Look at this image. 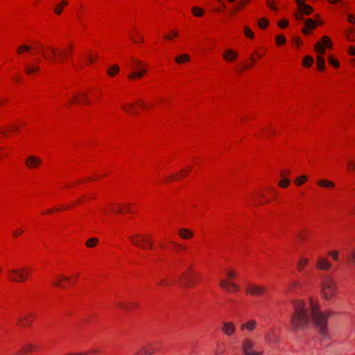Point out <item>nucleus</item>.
Listing matches in <instances>:
<instances>
[{"instance_id": "nucleus-33", "label": "nucleus", "mask_w": 355, "mask_h": 355, "mask_svg": "<svg viewBox=\"0 0 355 355\" xmlns=\"http://www.w3.org/2000/svg\"><path fill=\"white\" fill-rule=\"evenodd\" d=\"M317 185L324 189H334L336 187V183L327 179H320L317 182Z\"/></svg>"}, {"instance_id": "nucleus-47", "label": "nucleus", "mask_w": 355, "mask_h": 355, "mask_svg": "<svg viewBox=\"0 0 355 355\" xmlns=\"http://www.w3.org/2000/svg\"><path fill=\"white\" fill-rule=\"evenodd\" d=\"M308 180V177L306 175H302L294 180V184L297 187H300L304 184Z\"/></svg>"}, {"instance_id": "nucleus-41", "label": "nucleus", "mask_w": 355, "mask_h": 355, "mask_svg": "<svg viewBox=\"0 0 355 355\" xmlns=\"http://www.w3.org/2000/svg\"><path fill=\"white\" fill-rule=\"evenodd\" d=\"M314 63V59L311 55H305L302 58V64L304 68L311 67Z\"/></svg>"}, {"instance_id": "nucleus-23", "label": "nucleus", "mask_w": 355, "mask_h": 355, "mask_svg": "<svg viewBox=\"0 0 355 355\" xmlns=\"http://www.w3.org/2000/svg\"><path fill=\"white\" fill-rule=\"evenodd\" d=\"M178 236L182 240H191L194 237V232L189 228L180 227L177 232Z\"/></svg>"}, {"instance_id": "nucleus-11", "label": "nucleus", "mask_w": 355, "mask_h": 355, "mask_svg": "<svg viewBox=\"0 0 355 355\" xmlns=\"http://www.w3.org/2000/svg\"><path fill=\"white\" fill-rule=\"evenodd\" d=\"M333 46L331 37L328 35H324L320 40L315 42L314 51L318 54L324 55L327 49H333Z\"/></svg>"}, {"instance_id": "nucleus-61", "label": "nucleus", "mask_w": 355, "mask_h": 355, "mask_svg": "<svg viewBox=\"0 0 355 355\" xmlns=\"http://www.w3.org/2000/svg\"><path fill=\"white\" fill-rule=\"evenodd\" d=\"M347 171L349 173H352L355 171V162L353 160H349L347 163Z\"/></svg>"}, {"instance_id": "nucleus-28", "label": "nucleus", "mask_w": 355, "mask_h": 355, "mask_svg": "<svg viewBox=\"0 0 355 355\" xmlns=\"http://www.w3.org/2000/svg\"><path fill=\"white\" fill-rule=\"evenodd\" d=\"M69 5L68 0H61L55 3L53 8V12L56 16H60L62 14L64 9Z\"/></svg>"}, {"instance_id": "nucleus-24", "label": "nucleus", "mask_w": 355, "mask_h": 355, "mask_svg": "<svg viewBox=\"0 0 355 355\" xmlns=\"http://www.w3.org/2000/svg\"><path fill=\"white\" fill-rule=\"evenodd\" d=\"M40 71V61L29 62L24 67V71L27 75H37Z\"/></svg>"}, {"instance_id": "nucleus-36", "label": "nucleus", "mask_w": 355, "mask_h": 355, "mask_svg": "<svg viewBox=\"0 0 355 355\" xmlns=\"http://www.w3.org/2000/svg\"><path fill=\"white\" fill-rule=\"evenodd\" d=\"M239 276V271L232 268H227L225 271L224 278L234 281Z\"/></svg>"}, {"instance_id": "nucleus-37", "label": "nucleus", "mask_w": 355, "mask_h": 355, "mask_svg": "<svg viewBox=\"0 0 355 355\" xmlns=\"http://www.w3.org/2000/svg\"><path fill=\"white\" fill-rule=\"evenodd\" d=\"M191 60V57L187 53H182L177 55L175 58V62L178 64H182L187 62H189Z\"/></svg>"}, {"instance_id": "nucleus-27", "label": "nucleus", "mask_w": 355, "mask_h": 355, "mask_svg": "<svg viewBox=\"0 0 355 355\" xmlns=\"http://www.w3.org/2000/svg\"><path fill=\"white\" fill-rule=\"evenodd\" d=\"M309 263L310 259L309 257L304 255L300 256L296 263V270L298 272H302Z\"/></svg>"}, {"instance_id": "nucleus-56", "label": "nucleus", "mask_w": 355, "mask_h": 355, "mask_svg": "<svg viewBox=\"0 0 355 355\" xmlns=\"http://www.w3.org/2000/svg\"><path fill=\"white\" fill-rule=\"evenodd\" d=\"M157 284L161 287H167L172 284V281L168 278H162L159 280Z\"/></svg>"}, {"instance_id": "nucleus-42", "label": "nucleus", "mask_w": 355, "mask_h": 355, "mask_svg": "<svg viewBox=\"0 0 355 355\" xmlns=\"http://www.w3.org/2000/svg\"><path fill=\"white\" fill-rule=\"evenodd\" d=\"M130 37L135 44H142L144 41L143 35L137 31L135 34L130 35Z\"/></svg>"}, {"instance_id": "nucleus-14", "label": "nucleus", "mask_w": 355, "mask_h": 355, "mask_svg": "<svg viewBox=\"0 0 355 355\" xmlns=\"http://www.w3.org/2000/svg\"><path fill=\"white\" fill-rule=\"evenodd\" d=\"M219 286L225 292L236 293L241 291V287L234 281L222 278L219 282Z\"/></svg>"}, {"instance_id": "nucleus-18", "label": "nucleus", "mask_w": 355, "mask_h": 355, "mask_svg": "<svg viewBox=\"0 0 355 355\" xmlns=\"http://www.w3.org/2000/svg\"><path fill=\"white\" fill-rule=\"evenodd\" d=\"M42 55L44 59L51 63H56V48L52 46H46L42 49Z\"/></svg>"}, {"instance_id": "nucleus-34", "label": "nucleus", "mask_w": 355, "mask_h": 355, "mask_svg": "<svg viewBox=\"0 0 355 355\" xmlns=\"http://www.w3.org/2000/svg\"><path fill=\"white\" fill-rule=\"evenodd\" d=\"M33 50V47L32 46L28 44H21L17 46L16 51L18 55H22L24 53L32 54Z\"/></svg>"}, {"instance_id": "nucleus-32", "label": "nucleus", "mask_w": 355, "mask_h": 355, "mask_svg": "<svg viewBox=\"0 0 355 355\" xmlns=\"http://www.w3.org/2000/svg\"><path fill=\"white\" fill-rule=\"evenodd\" d=\"M37 351V346L31 343L25 344L21 349L20 352L22 355L33 353Z\"/></svg>"}, {"instance_id": "nucleus-19", "label": "nucleus", "mask_w": 355, "mask_h": 355, "mask_svg": "<svg viewBox=\"0 0 355 355\" xmlns=\"http://www.w3.org/2000/svg\"><path fill=\"white\" fill-rule=\"evenodd\" d=\"M42 164V159L37 155H28L24 160L25 166L30 170L38 169Z\"/></svg>"}, {"instance_id": "nucleus-8", "label": "nucleus", "mask_w": 355, "mask_h": 355, "mask_svg": "<svg viewBox=\"0 0 355 355\" xmlns=\"http://www.w3.org/2000/svg\"><path fill=\"white\" fill-rule=\"evenodd\" d=\"M74 44L69 42L62 48H56V63L62 64L71 60L73 54Z\"/></svg>"}, {"instance_id": "nucleus-13", "label": "nucleus", "mask_w": 355, "mask_h": 355, "mask_svg": "<svg viewBox=\"0 0 355 355\" xmlns=\"http://www.w3.org/2000/svg\"><path fill=\"white\" fill-rule=\"evenodd\" d=\"M192 171V166L191 165L187 166L184 168H183L182 170H180L179 172L174 173L170 175L166 176L164 178V183H169L174 181H177L179 180H181L185 177H187L188 175L190 174V173Z\"/></svg>"}, {"instance_id": "nucleus-62", "label": "nucleus", "mask_w": 355, "mask_h": 355, "mask_svg": "<svg viewBox=\"0 0 355 355\" xmlns=\"http://www.w3.org/2000/svg\"><path fill=\"white\" fill-rule=\"evenodd\" d=\"M327 254L335 261H337L339 259V252L338 250L329 251Z\"/></svg>"}, {"instance_id": "nucleus-54", "label": "nucleus", "mask_w": 355, "mask_h": 355, "mask_svg": "<svg viewBox=\"0 0 355 355\" xmlns=\"http://www.w3.org/2000/svg\"><path fill=\"white\" fill-rule=\"evenodd\" d=\"M304 26L310 30H313L317 27V23L313 19L309 18L304 21Z\"/></svg>"}, {"instance_id": "nucleus-17", "label": "nucleus", "mask_w": 355, "mask_h": 355, "mask_svg": "<svg viewBox=\"0 0 355 355\" xmlns=\"http://www.w3.org/2000/svg\"><path fill=\"white\" fill-rule=\"evenodd\" d=\"M100 212L103 215H110L119 214L123 212L120 209L119 203L116 202H109L100 209Z\"/></svg>"}, {"instance_id": "nucleus-9", "label": "nucleus", "mask_w": 355, "mask_h": 355, "mask_svg": "<svg viewBox=\"0 0 355 355\" xmlns=\"http://www.w3.org/2000/svg\"><path fill=\"white\" fill-rule=\"evenodd\" d=\"M31 268L24 266L19 269L10 270L8 272V279L10 282H24L31 274Z\"/></svg>"}, {"instance_id": "nucleus-38", "label": "nucleus", "mask_w": 355, "mask_h": 355, "mask_svg": "<svg viewBox=\"0 0 355 355\" xmlns=\"http://www.w3.org/2000/svg\"><path fill=\"white\" fill-rule=\"evenodd\" d=\"M80 275L79 272H74L68 276V285L69 286H74L78 282Z\"/></svg>"}, {"instance_id": "nucleus-39", "label": "nucleus", "mask_w": 355, "mask_h": 355, "mask_svg": "<svg viewBox=\"0 0 355 355\" xmlns=\"http://www.w3.org/2000/svg\"><path fill=\"white\" fill-rule=\"evenodd\" d=\"M323 55L318 54L316 57V67L318 71H324L325 69V60Z\"/></svg>"}, {"instance_id": "nucleus-21", "label": "nucleus", "mask_w": 355, "mask_h": 355, "mask_svg": "<svg viewBox=\"0 0 355 355\" xmlns=\"http://www.w3.org/2000/svg\"><path fill=\"white\" fill-rule=\"evenodd\" d=\"M98 59V53L94 51H88L82 58V65H88L96 62Z\"/></svg>"}, {"instance_id": "nucleus-7", "label": "nucleus", "mask_w": 355, "mask_h": 355, "mask_svg": "<svg viewBox=\"0 0 355 355\" xmlns=\"http://www.w3.org/2000/svg\"><path fill=\"white\" fill-rule=\"evenodd\" d=\"M200 280V275L194 271L192 267L188 268L181 275L182 284L187 288H193Z\"/></svg>"}, {"instance_id": "nucleus-26", "label": "nucleus", "mask_w": 355, "mask_h": 355, "mask_svg": "<svg viewBox=\"0 0 355 355\" xmlns=\"http://www.w3.org/2000/svg\"><path fill=\"white\" fill-rule=\"evenodd\" d=\"M221 331L225 335L231 336L236 331V326L232 322H223Z\"/></svg>"}, {"instance_id": "nucleus-50", "label": "nucleus", "mask_w": 355, "mask_h": 355, "mask_svg": "<svg viewBox=\"0 0 355 355\" xmlns=\"http://www.w3.org/2000/svg\"><path fill=\"white\" fill-rule=\"evenodd\" d=\"M262 58V55L257 51H254L252 53V55L250 57V60L251 62L250 67H253L256 62L257 59H260Z\"/></svg>"}, {"instance_id": "nucleus-30", "label": "nucleus", "mask_w": 355, "mask_h": 355, "mask_svg": "<svg viewBox=\"0 0 355 355\" xmlns=\"http://www.w3.org/2000/svg\"><path fill=\"white\" fill-rule=\"evenodd\" d=\"M249 4L247 3L246 0H239L237 3L230 10V15H234L238 12H241L244 10Z\"/></svg>"}, {"instance_id": "nucleus-20", "label": "nucleus", "mask_w": 355, "mask_h": 355, "mask_svg": "<svg viewBox=\"0 0 355 355\" xmlns=\"http://www.w3.org/2000/svg\"><path fill=\"white\" fill-rule=\"evenodd\" d=\"M315 268L320 271H329L332 268V264L326 257H320L316 260Z\"/></svg>"}, {"instance_id": "nucleus-58", "label": "nucleus", "mask_w": 355, "mask_h": 355, "mask_svg": "<svg viewBox=\"0 0 355 355\" xmlns=\"http://www.w3.org/2000/svg\"><path fill=\"white\" fill-rule=\"evenodd\" d=\"M173 248L175 251L177 252L186 251L187 249V246L184 244L180 243H174Z\"/></svg>"}, {"instance_id": "nucleus-64", "label": "nucleus", "mask_w": 355, "mask_h": 355, "mask_svg": "<svg viewBox=\"0 0 355 355\" xmlns=\"http://www.w3.org/2000/svg\"><path fill=\"white\" fill-rule=\"evenodd\" d=\"M289 24V21L288 19H282L277 22V26L280 28H286Z\"/></svg>"}, {"instance_id": "nucleus-22", "label": "nucleus", "mask_w": 355, "mask_h": 355, "mask_svg": "<svg viewBox=\"0 0 355 355\" xmlns=\"http://www.w3.org/2000/svg\"><path fill=\"white\" fill-rule=\"evenodd\" d=\"M302 287V282L299 279L291 280L286 287V293L293 294L300 290Z\"/></svg>"}, {"instance_id": "nucleus-6", "label": "nucleus", "mask_w": 355, "mask_h": 355, "mask_svg": "<svg viewBox=\"0 0 355 355\" xmlns=\"http://www.w3.org/2000/svg\"><path fill=\"white\" fill-rule=\"evenodd\" d=\"M121 107L125 113L131 116H136L139 114L140 110L146 107V105L142 99H137L132 102H123L121 105Z\"/></svg>"}, {"instance_id": "nucleus-55", "label": "nucleus", "mask_w": 355, "mask_h": 355, "mask_svg": "<svg viewBox=\"0 0 355 355\" xmlns=\"http://www.w3.org/2000/svg\"><path fill=\"white\" fill-rule=\"evenodd\" d=\"M328 62L331 66L336 69H338L340 65V62L332 55H329L328 57Z\"/></svg>"}, {"instance_id": "nucleus-5", "label": "nucleus", "mask_w": 355, "mask_h": 355, "mask_svg": "<svg viewBox=\"0 0 355 355\" xmlns=\"http://www.w3.org/2000/svg\"><path fill=\"white\" fill-rule=\"evenodd\" d=\"M241 350L243 355H264V349L257 346L254 340L251 338H245L242 340Z\"/></svg>"}, {"instance_id": "nucleus-45", "label": "nucleus", "mask_w": 355, "mask_h": 355, "mask_svg": "<svg viewBox=\"0 0 355 355\" xmlns=\"http://www.w3.org/2000/svg\"><path fill=\"white\" fill-rule=\"evenodd\" d=\"M297 10L304 15H309L313 12V7L306 3L302 6V7L298 8Z\"/></svg>"}, {"instance_id": "nucleus-57", "label": "nucleus", "mask_w": 355, "mask_h": 355, "mask_svg": "<svg viewBox=\"0 0 355 355\" xmlns=\"http://www.w3.org/2000/svg\"><path fill=\"white\" fill-rule=\"evenodd\" d=\"M275 43L277 46H282L286 43V39L283 35H277L275 37Z\"/></svg>"}, {"instance_id": "nucleus-12", "label": "nucleus", "mask_w": 355, "mask_h": 355, "mask_svg": "<svg viewBox=\"0 0 355 355\" xmlns=\"http://www.w3.org/2000/svg\"><path fill=\"white\" fill-rule=\"evenodd\" d=\"M277 191L272 186L266 187L261 189L259 196V203H269L276 199Z\"/></svg>"}, {"instance_id": "nucleus-29", "label": "nucleus", "mask_w": 355, "mask_h": 355, "mask_svg": "<svg viewBox=\"0 0 355 355\" xmlns=\"http://www.w3.org/2000/svg\"><path fill=\"white\" fill-rule=\"evenodd\" d=\"M257 327V322L254 320L251 319L245 322H243L240 326L241 331H248V332H252Z\"/></svg>"}, {"instance_id": "nucleus-16", "label": "nucleus", "mask_w": 355, "mask_h": 355, "mask_svg": "<svg viewBox=\"0 0 355 355\" xmlns=\"http://www.w3.org/2000/svg\"><path fill=\"white\" fill-rule=\"evenodd\" d=\"M34 320V313L32 311H26L19 316L17 324L21 327H27L33 323Z\"/></svg>"}, {"instance_id": "nucleus-43", "label": "nucleus", "mask_w": 355, "mask_h": 355, "mask_svg": "<svg viewBox=\"0 0 355 355\" xmlns=\"http://www.w3.org/2000/svg\"><path fill=\"white\" fill-rule=\"evenodd\" d=\"M191 12L194 17H202L205 15V10L198 6H193L191 8Z\"/></svg>"}, {"instance_id": "nucleus-31", "label": "nucleus", "mask_w": 355, "mask_h": 355, "mask_svg": "<svg viewBox=\"0 0 355 355\" xmlns=\"http://www.w3.org/2000/svg\"><path fill=\"white\" fill-rule=\"evenodd\" d=\"M117 306L126 311H134L140 307V304L137 301H132L128 303H119Z\"/></svg>"}, {"instance_id": "nucleus-53", "label": "nucleus", "mask_w": 355, "mask_h": 355, "mask_svg": "<svg viewBox=\"0 0 355 355\" xmlns=\"http://www.w3.org/2000/svg\"><path fill=\"white\" fill-rule=\"evenodd\" d=\"M243 33L247 38L250 40H252L254 38V33L248 26H244Z\"/></svg>"}, {"instance_id": "nucleus-4", "label": "nucleus", "mask_w": 355, "mask_h": 355, "mask_svg": "<svg viewBox=\"0 0 355 355\" xmlns=\"http://www.w3.org/2000/svg\"><path fill=\"white\" fill-rule=\"evenodd\" d=\"M128 240L132 245L142 250H152L154 246L153 240L150 234L132 233L129 235Z\"/></svg>"}, {"instance_id": "nucleus-15", "label": "nucleus", "mask_w": 355, "mask_h": 355, "mask_svg": "<svg viewBox=\"0 0 355 355\" xmlns=\"http://www.w3.org/2000/svg\"><path fill=\"white\" fill-rule=\"evenodd\" d=\"M267 291V288L264 286L257 284H249L245 288V293L252 297H261Z\"/></svg>"}, {"instance_id": "nucleus-46", "label": "nucleus", "mask_w": 355, "mask_h": 355, "mask_svg": "<svg viewBox=\"0 0 355 355\" xmlns=\"http://www.w3.org/2000/svg\"><path fill=\"white\" fill-rule=\"evenodd\" d=\"M99 243V239L96 237H92L88 239L85 242V245L87 248H92L98 245Z\"/></svg>"}, {"instance_id": "nucleus-52", "label": "nucleus", "mask_w": 355, "mask_h": 355, "mask_svg": "<svg viewBox=\"0 0 355 355\" xmlns=\"http://www.w3.org/2000/svg\"><path fill=\"white\" fill-rule=\"evenodd\" d=\"M291 184V180L286 178H282L278 182V186L282 189H286Z\"/></svg>"}, {"instance_id": "nucleus-3", "label": "nucleus", "mask_w": 355, "mask_h": 355, "mask_svg": "<svg viewBox=\"0 0 355 355\" xmlns=\"http://www.w3.org/2000/svg\"><path fill=\"white\" fill-rule=\"evenodd\" d=\"M130 67L132 69L127 78L131 81L142 79L148 73V64L147 62L136 58L131 59Z\"/></svg>"}, {"instance_id": "nucleus-44", "label": "nucleus", "mask_w": 355, "mask_h": 355, "mask_svg": "<svg viewBox=\"0 0 355 355\" xmlns=\"http://www.w3.org/2000/svg\"><path fill=\"white\" fill-rule=\"evenodd\" d=\"M265 340L268 343H275L277 340L275 333L273 330L268 331L265 335Z\"/></svg>"}, {"instance_id": "nucleus-59", "label": "nucleus", "mask_w": 355, "mask_h": 355, "mask_svg": "<svg viewBox=\"0 0 355 355\" xmlns=\"http://www.w3.org/2000/svg\"><path fill=\"white\" fill-rule=\"evenodd\" d=\"M52 284L55 287H61L64 288V286L60 281V278L58 277L57 275H55L52 279Z\"/></svg>"}, {"instance_id": "nucleus-40", "label": "nucleus", "mask_w": 355, "mask_h": 355, "mask_svg": "<svg viewBox=\"0 0 355 355\" xmlns=\"http://www.w3.org/2000/svg\"><path fill=\"white\" fill-rule=\"evenodd\" d=\"M120 209L123 212H120V214H125L127 213H133L132 205L130 202L119 203Z\"/></svg>"}, {"instance_id": "nucleus-35", "label": "nucleus", "mask_w": 355, "mask_h": 355, "mask_svg": "<svg viewBox=\"0 0 355 355\" xmlns=\"http://www.w3.org/2000/svg\"><path fill=\"white\" fill-rule=\"evenodd\" d=\"M120 72V67L115 64L110 65L106 69V74L112 78L115 77Z\"/></svg>"}, {"instance_id": "nucleus-49", "label": "nucleus", "mask_w": 355, "mask_h": 355, "mask_svg": "<svg viewBox=\"0 0 355 355\" xmlns=\"http://www.w3.org/2000/svg\"><path fill=\"white\" fill-rule=\"evenodd\" d=\"M257 24L261 29H266L269 24V20L265 17L258 19Z\"/></svg>"}, {"instance_id": "nucleus-2", "label": "nucleus", "mask_w": 355, "mask_h": 355, "mask_svg": "<svg viewBox=\"0 0 355 355\" xmlns=\"http://www.w3.org/2000/svg\"><path fill=\"white\" fill-rule=\"evenodd\" d=\"M338 293L336 280L329 275L322 276L320 283V293L323 300L329 301L335 298Z\"/></svg>"}, {"instance_id": "nucleus-63", "label": "nucleus", "mask_w": 355, "mask_h": 355, "mask_svg": "<svg viewBox=\"0 0 355 355\" xmlns=\"http://www.w3.org/2000/svg\"><path fill=\"white\" fill-rule=\"evenodd\" d=\"M9 152L8 148H0V160L2 159H5L8 157Z\"/></svg>"}, {"instance_id": "nucleus-10", "label": "nucleus", "mask_w": 355, "mask_h": 355, "mask_svg": "<svg viewBox=\"0 0 355 355\" xmlns=\"http://www.w3.org/2000/svg\"><path fill=\"white\" fill-rule=\"evenodd\" d=\"M67 101L69 105H89L91 104V101L88 97V95L85 92H74L69 94L67 96Z\"/></svg>"}, {"instance_id": "nucleus-48", "label": "nucleus", "mask_w": 355, "mask_h": 355, "mask_svg": "<svg viewBox=\"0 0 355 355\" xmlns=\"http://www.w3.org/2000/svg\"><path fill=\"white\" fill-rule=\"evenodd\" d=\"M178 35L179 33L178 31L172 30L168 33L164 35V39L166 40H173L178 36Z\"/></svg>"}, {"instance_id": "nucleus-1", "label": "nucleus", "mask_w": 355, "mask_h": 355, "mask_svg": "<svg viewBox=\"0 0 355 355\" xmlns=\"http://www.w3.org/2000/svg\"><path fill=\"white\" fill-rule=\"evenodd\" d=\"M293 313L290 318V326L294 331L305 329L312 322L321 335L327 332V322L334 313L331 311H322L317 299L309 297L306 302L295 299L291 302Z\"/></svg>"}, {"instance_id": "nucleus-51", "label": "nucleus", "mask_w": 355, "mask_h": 355, "mask_svg": "<svg viewBox=\"0 0 355 355\" xmlns=\"http://www.w3.org/2000/svg\"><path fill=\"white\" fill-rule=\"evenodd\" d=\"M308 234L309 232L307 230H301L297 232V237L301 241H305L308 239Z\"/></svg>"}, {"instance_id": "nucleus-60", "label": "nucleus", "mask_w": 355, "mask_h": 355, "mask_svg": "<svg viewBox=\"0 0 355 355\" xmlns=\"http://www.w3.org/2000/svg\"><path fill=\"white\" fill-rule=\"evenodd\" d=\"M266 5L270 10L275 12H277L279 10V8L276 5L275 0H266Z\"/></svg>"}, {"instance_id": "nucleus-25", "label": "nucleus", "mask_w": 355, "mask_h": 355, "mask_svg": "<svg viewBox=\"0 0 355 355\" xmlns=\"http://www.w3.org/2000/svg\"><path fill=\"white\" fill-rule=\"evenodd\" d=\"M222 57L225 62H233L237 60L238 53L234 49H227L223 51Z\"/></svg>"}]
</instances>
